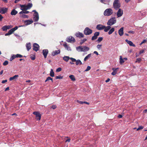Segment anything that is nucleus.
<instances>
[{
    "label": "nucleus",
    "mask_w": 147,
    "mask_h": 147,
    "mask_svg": "<svg viewBox=\"0 0 147 147\" xmlns=\"http://www.w3.org/2000/svg\"><path fill=\"white\" fill-rule=\"evenodd\" d=\"M76 50L78 52H86L89 50V48L86 46H79L76 47Z\"/></svg>",
    "instance_id": "obj_1"
},
{
    "label": "nucleus",
    "mask_w": 147,
    "mask_h": 147,
    "mask_svg": "<svg viewBox=\"0 0 147 147\" xmlns=\"http://www.w3.org/2000/svg\"><path fill=\"white\" fill-rule=\"evenodd\" d=\"M116 19L115 17H112L109 19L107 23V25L111 26L116 23Z\"/></svg>",
    "instance_id": "obj_2"
},
{
    "label": "nucleus",
    "mask_w": 147,
    "mask_h": 147,
    "mask_svg": "<svg viewBox=\"0 0 147 147\" xmlns=\"http://www.w3.org/2000/svg\"><path fill=\"white\" fill-rule=\"evenodd\" d=\"M114 8L116 10L119 9L120 7V4L119 0H115L113 3Z\"/></svg>",
    "instance_id": "obj_3"
},
{
    "label": "nucleus",
    "mask_w": 147,
    "mask_h": 147,
    "mask_svg": "<svg viewBox=\"0 0 147 147\" xmlns=\"http://www.w3.org/2000/svg\"><path fill=\"white\" fill-rule=\"evenodd\" d=\"M113 13L112 10L111 8L106 9L104 11V15L105 16H109L111 15Z\"/></svg>",
    "instance_id": "obj_4"
},
{
    "label": "nucleus",
    "mask_w": 147,
    "mask_h": 147,
    "mask_svg": "<svg viewBox=\"0 0 147 147\" xmlns=\"http://www.w3.org/2000/svg\"><path fill=\"white\" fill-rule=\"evenodd\" d=\"M32 12H34V14L33 15V20L35 22H37L39 20V15L38 13L35 10H33Z\"/></svg>",
    "instance_id": "obj_5"
},
{
    "label": "nucleus",
    "mask_w": 147,
    "mask_h": 147,
    "mask_svg": "<svg viewBox=\"0 0 147 147\" xmlns=\"http://www.w3.org/2000/svg\"><path fill=\"white\" fill-rule=\"evenodd\" d=\"M92 32V30L88 27H86L84 30V34L86 35H89Z\"/></svg>",
    "instance_id": "obj_6"
},
{
    "label": "nucleus",
    "mask_w": 147,
    "mask_h": 147,
    "mask_svg": "<svg viewBox=\"0 0 147 147\" xmlns=\"http://www.w3.org/2000/svg\"><path fill=\"white\" fill-rule=\"evenodd\" d=\"M33 114L36 115V119L37 120H40L41 118V115L40 113L38 111H34Z\"/></svg>",
    "instance_id": "obj_7"
},
{
    "label": "nucleus",
    "mask_w": 147,
    "mask_h": 147,
    "mask_svg": "<svg viewBox=\"0 0 147 147\" xmlns=\"http://www.w3.org/2000/svg\"><path fill=\"white\" fill-rule=\"evenodd\" d=\"M66 41L71 43H74L76 42V40L74 38L71 36H69L66 40Z\"/></svg>",
    "instance_id": "obj_8"
},
{
    "label": "nucleus",
    "mask_w": 147,
    "mask_h": 147,
    "mask_svg": "<svg viewBox=\"0 0 147 147\" xmlns=\"http://www.w3.org/2000/svg\"><path fill=\"white\" fill-rule=\"evenodd\" d=\"M70 60L72 62H76V65H78L79 64L82 65V62L80 60L78 59L76 60V59L72 57H71Z\"/></svg>",
    "instance_id": "obj_9"
},
{
    "label": "nucleus",
    "mask_w": 147,
    "mask_h": 147,
    "mask_svg": "<svg viewBox=\"0 0 147 147\" xmlns=\"http://www.w3.org/2000/svg\"><path fill=\"white\" fill-rule=\"evenodd\" d=\"M40 46L39 45L36 43H34L33 45V49L34 51H37L39 49Z\"/></svg>",
    "instance_id": "obj_10"
},
{
    "label": "nucleus",
    "mask_w": 147,
    "mask_h": 147,
    "mask_svg": "<svg viewBox=\"0 0 147 147\" xmlns=\"http://www.w3.org/2000/svg\"><path fill=\"white\" fill-rule=\"evenodd\" d=\"M105 28V26L104 25L98 24L96 26V28L98 30H103Z\"/></svg>",
    "instance_id": "obj_11"
},
{
    "label": "nucleus",
    "mask_w": 147,
    "mask_h": 147,
    "mask_svg": "<svg viewBox=\"0 0 147 147\" xmlns=\"http://www.w3.org/2000/svg\"><path fill=\"white\" fill-rule=\"evenodd\" d=\"M100 34L99 32H95L94 36L92 37L91 40H94L97 38V37L99 36Z\"/></svg>",
    "instance_id": "obj_12"
},
{
    "label": "nucleus",
    "mask_w": 147,
    "mask_h": 147,
    "mask_svg": "<svg viewBox=\"0 0 147 147\" xmlns=\"http://www.w3.org/2000/svg\"><path fill=\"white\" fill-rule=\"evenodd\" d=\"M8 8L6 7L0 8V13L2 14H4L7 12Z\"/></svg>",
    "instance_id": "obj_13"
},
{
    "label": "nucleus",
    "mask_w": 147,
    "mask_h": 147,
    "mask_svg": "<svg viewBox=\"0 0 147 147\" xmlns=\"http://www.w3.org/2000/svg\"><path fill=\"white\" fill-rule=\"evenodd\" d=\"M75 35L78 38H83L84 37V35L83 33L79 32H77L76 34Z\"/></svg>",
    "instance_id": "obj_14"
},
{
    "label": "nucleus",
    "mask_w": 147,
    "mask_h": 147,
    "mask_svg": "<svg viewBox=\"0 0 147 147\" xmlns=\"http://www.w3.org/2000/svg\"><path fill=\"white\" fill-rule=\"evenodd\" d=\"M48 50L47 49H44L42 51V53L45 58H46L48 53Z\"/></svg>",
    "instance_id": "obj_15"
},
{
    "label": "nucleus",
    "mask_w": 147,
    "mask_h": 147,
    "mask_svg": "<svg viewBox=\"0 0 147 147\" xmlns=\"http://www.w3.org/2000/svg\"><path fill=\"white\" fill-rule=\"evenodd\" d=\"M119 69V68H116L114 67L112 68V69L113 70V71L112 72L111 74L113 76L115 75L117 73V70Z\"/></svg>",
    "instance_id": "obj_16"
},
{
    "label": "nucleus",
    "mask_w": 147,
    "mask_h": 147,
    "mask_svg": "<svg viewBox=\"0 0 147 147\" xmlns=\"http://www.w3.org/2000/svg\"><path fill=\"white\" fill-rule=\"evenodd\" d=\"M125 41L130 46L135 47H136L135 45L131 41L127 39H126Z\"/></svg>",
    "instance_id": "obj_17"
},
{
    "label": "nucleus",
    "mask_w": 147,
    "mask_h": 147,
    "mask_svg": "<svg viewBox=\"0 0 147 147\" xmlns=\"http://www.w3.org/2000/svg\"><path fill=\"white\" fill-rule=\"evenodd\" d=\"M123 14V11L121 9H119L117 13V15L118 17L121 16Z\"/></svg>",
    "instance_id": "obj_18"
},
{
    "label": "nucleus",
    "mask_w": 147,
    "mask_h": 147,
    "mask_svg": "<svg viewBox=\"0 0 147 147\" xmlns=\"http://www.w3.org/2000/svg\"><path fill=\"white\" fill-rule=\"evenodd\" d=\"M33 22L32 20H27L24 21V23L26 25H28L32 24Z\"/></svg>",
    "instance_id": "obj_19"
},
{
    "label": "nucleus",
    "mask_w": 147,
    "mask_h": 147,
    "mask_svg": "<svg viewBox=\"0 0 147 147\" xmlns=\"http://www.w3.org/2000/svg\"><path fill=\"white\" fill-rule=\"evenodd\" d=\"M20 6L21 7L20 9L22 11H23L28 10L26 5H20Z\"/></svg>",
    "instance_id": "obj_20"
},
{
    "label": "nucleus",
    "mask_w": 147,
    "mask_h": 147,
    "mask_svg": "<svg viewBox=\"0 0 147 147\" xmlns=\"http://www.w3.org/2000/svg\"><path fill=\"white\" fill-rule=\"evenodd\" d=\"M123 28L121 27L118 31V33L120 36H122L123 34Z\"/></svg>",
    "instance_id": "obj_21"
},
{
    "label": "nucleus",
    "mask_w": 147,
    "mask_h": 147,
    "mask_svg": "<svg viewBox=\"0 0 147 147\" xmlns=\"http://www.w3.org/2000/svg\"><path fill=\"white\" fill-rule=\"evenodd\" d=\"M18 11L15 9H13L11 12V15H15L18 13Z\"/></svg>",
    "instance_id": "obj_22"
},
{
    "label": "nucleus",
    "mask_w": 147,
    "mask_h": 147,
    "mask_svg": "<svg viewBox=\"0 0 147 147\" xmlns=\"http://www.w3.org/2000/svg\"><path fill=\"white\" fill-rule=\"evenodd\" d=\"M26 46L28 51H29L31 48V43L30 42L27 43Z\"/></svg>",
    "instance_id": "obj_23"
},
{
    "label": "nucleus",
    "mask_w": 147,
    "mask_h": 147,
    "mask_svg": "<svg viewBox=\"0 0 147 147\" xmlns=\"http://www.w3.org/2000/svg\"><path fill=\"white\" fill-rule=\"evenodd\" d=\"M14 32V31L13 29H12V28L8 32V33H6L5 35L6 36L9 35L11 34L12 33H13Z\"/></svg>",
    "instance_id": "obj_24"
},
{
    "label": "nucleus",
    "mask_w": 147,
    "mask_h": 147,
    "mask_svg": "<svg viewBox=\"0 0 147 147\" xmlns=\"http://www.w3.org/2000/svg\"><path fill=\"white\" fill-rule=\"evenodd\" d=\"M111 28V26L109 25L106 26H105V28H104V31L105 32H108Z\"/></svg>",
    "instance_id": "obj_25"
},
{
    "label": "nucleus",
    "mask_w": 147,
    "mask_h": 147,
    "mask_svg": "<svg viewBox=\"0 0 147 147\" xmlns=\"http://www.w3.org/2000/svg\"><path fill=\"white\" fill-rule=\"evenodd\" d=\"M60 53V51L59 50H56L55 51L53 52L52 53V55L53 56H54L56 55H57L59 53Z\"/></svg>",
    "instance_id": "obj_26"
},
{
    "label": "nucleus",
    "mask_w": 147,
    "mask_h": 147,
    "mask_svg": "<svg viewBox=\"0 0 147 147\" xmlns=\"http://www.w3.org/2000/svg\"><path fill=\"white\" fill-rule=\"evenodd\" d=\"M19 76L18 75H15L13 77H11L9 78V80L10 81H12L13 80L16 79Z\"/></svg>",
    "instance_id": "obj_27"
},
{
    "label": "nucleus",
    "mask_w": 147,
    "mask_h": 147,
    "mask_svg": "<svg viewBox=\"0 0 147 147\" xmlns=\"http://www.w3.org/2000/svg\"><path fill=\"white\" fill-rule=\"evenodd\" d=\"M20 17L21 18H28V16L27 15L24 14H21V15H20Z\"/></svg>",
    "instance_id": "obj_28"
},
{
    "label": "nucleus",
    "mask_w": 147,
    "mask_h": 147,
    "mask_svg": "<svg viewBox=\"0 0 147 147\" xmlns=\"http://www.w3.org/2000/svg\"><path fill=\"white\" fill-rule=\"evenodd\" d=\"M115 29L113 28H112L110 29L109 31L108 32V34L109 35L111 34L114 31Z\"/></svg>",
    "instance_id": "obj_29"
},
{
    "label": "nucleus",
    "mask_w": 147,
    "mask_h": 147,
    "mask_svg": "<svg viewBox=\"0 0 147 147\" xmlns=\"http://www.w3.org/2000/svg\"><path fill=\"white\" fill-rule=\"evenodd\" d=\"M91 56V54H89L86 56L84 58V60L86 61L88 59L90 58Z\"/></svg>",
    "instance_id": "obj_30"
},
{
    "label": "nucleus",
    "mask_w": 147,
    "mask_h": 147,
    "mask_svg": "<svg viewBox=\"0 0 147 147\" xmlns=\"http://www.w3.org/2000/svg\"><path fill=\"white\" fill-rule=\"evenodd\" d=\"M28 9H30L32 6V3H29L27 5H26Z\"/></svg>",
    "instance_id": "obj_31"
},
{
    "label": "nucleus",
    "mask_w": 147,
    "mask_h": 147,
    "mask_svg": "<svg viewBox=\"0 0 147 147\" xmlns=\"http://www.w3.org/2000/svg\"><path fill=\"white\" fill-rule=\"evenodd\" d=\"M25 11H21L19 12V14L21 15V14H27L29 13V12L28 11L25 10Z\"/></svg>",
    "instance_id": "obj_32"
},
{
    "label": "nucleus",
    "mask_w": 147,
    "mask_h": 147,
    "mask_svg": "<svg viewBox=\"0 0 147 147\" xmlns=\"http://www.w3.org/2000/svg\"><path fill=\"white\" fill-rule=\"evenodd\" d=\"M50 75L52 77H53L54 76V73L52 69H51V70Z\"/></svg>",
    "instance_id": "obj_33"
},
{
    "label": "nucleus",
    "mask_w": 147,
    "mask_h": 147,
    "mask_svg": "<svg viewBox=\"0 0 147 147\" xmlns=\"http://www.w3.org/2000/svg\"><path fill=\"white\" fill-rule=\"evenodd\" d=\"M124 61L123 59L122 58V57L120 56V63L122 64L124 63Z\"/></svg>",
    "instance_id": "obj_34"
},
{
    "label": "nucleus",
    "mask_w": 147,
    "mask_h": 147,
    "mask_svg": "<svg viewBox=\"0 0 147 147\" xmlns=\"http://www.w3.org/2000/svg\"><path fill=\"white\" fill-rule=\"evenodd\" d=\"M69 77L72 81H74L76 80L74 76L73 75H70Z\"/></svg>",
    "instance_id": "obj_35"
},
{
    "label": "nucleus",
    "mask_w": 147,
    "mask_h": 147,
    "mask_svg": "<svg viewBox=\"0 0 147 147\" xmlns=\"http://www.w3.org/2000/svg\"><path fill=\"white\" fill-rule=\"evenodd\" d=\"M50 80H51L52 82H53V78L50 77H48L47 78L46 80H45V82H46Z\"/></svg>",
    "instance_id": "obj_36"
},
{
    "label": "nucleus",
    "mask_w": 147,
    "mask_h": 147,
    "mask_svg": "<svg viewBox=\"0 0 147 147\" xmlns=\"http://www.w3.org/2000/svg\"><path fill=\"white\" fill-rule=\"evenodd\" d=\"M7 25L5 26L2 27V29L3 31H7V28H7Z\"/></svg>",
    "instance_id": "obj_37"
},
{
    "label": "nucleus",
    "mask_w": 147,
    "mask_h": 147,
    "mask_svg": "<svg viewBox=\"0 0 147 147\" xmlns=\"http://www.w3.org/2000/svg\"><path fill=\"white\" fill-rule=\"evenodd\" d=\"M70 140V138L68 137H65V142H69Z\"/></svg>",
    "instance_id": "obj_38"
},
{
    "label": "nucleus",
    "mask_w": 147,
    "mask_h": 147,
    "mask_svg": "<svg viewBox=\"0 0 147 147\" xmlns=\"http://www.w3.org/2000/svg\"><path fill=\"white\" fill-rule=\"evenodd\" d=\"M70 58L69 56H65V61H67Z\"/></svg>",
    "instance_id": "obj_39"
},
{
    "label": "nucleus",
    "mask_w": 147,
    "mask_h": 147,
    "mask_svg": "<svg viewBox=\"0 0 147 147\" xmlns=\"http://www.w3.org/2000/svg\"><path fill=\"white\" fill-rule=\"evenodd\" d=\"M141 60H142V59L140 58H138L136 59V61L135 62L136 63L138 62V63H139L140 62H141Z\"/></svg>",
    "instance_id": "obj_40"
},
{
    "label": "nucleus",
    "mask_w": 147,
    "mask_h": 147,
    "mask_svg": "<svg viewBox=\"0 0 147 147\" xmlns=\"http://www.w3.org/2000/svg\"><path fill=\"white\" fill-rule=\"evenodd\" d=\"M16 57L17 58H21L23 57V56L21 55L18 54L16 55Z\"/></svg>",
    "instance_id": "obj_41"
},
{
    "label": "nucleus",
    "mask_w": 147,
    "mask_h": 147,
    "mask_svg": "<svg viewBox=\"0 0 147 147\" xmlns=\"http://www.w3.org/2000/svg\"><path fill=\"white\" fill-rule=\"evenodd\" d=\"M87 40V39L86 38L82 40L80 42V43L81 45H82L84 42H85Z\"/></svg>",
    "instance_id": "obj_42"
},
{
    "label": "nucleus",
    "mask_w": 147,
    "mask_h": 147,
    "mask_svg": "<svg viewBox=\"0 0 147 147\" xmlns=\"http://www.w3.org/2000/svg\"><path fill=\"white\" fill-rule=\"evenodd\" d=\"M143 128H144V127L143 126H139V127L137 129V131H138V130H140L142 129Z\"/></svg>",
    "instance_id": "obj_43"
},
{
    "label": "nucleus",
    "mask_w": 147,
    "mask_h": 147,
    "mask_svg": "<svg viewBox=\"0 0 147 147\" xmlns=\"http://www.w3.org/2000/svg\"><path fill=\"white\" fill-rule=\"evenodd\" d=\"M8 63V61H5L3 63V65L4 66L6 65Z\"/></svg>",
    "instance_id": "obj_44"
},
{
    "label": "nucleus",
    "mask_w": 147,
    "mask_h": 147,
    "mask_svg": "<svg viewBox=\"0 0 147 147\" xmlns=\"http://www.w3.org/2000/svg\"><path fill=\"white\" fill-rule=\"evenodd\" d=\"M103 39V38L102 37H99L97 40V41L98 42H100Z\"/></svg>",
    "instance_id": "obj_45"
},
{
    "label": "nucleus",
    "mask_w": 147,
    "mask_h": 147,
    "mask_svg": "<svg viewBox=\"0 0 147 147\" xmlns=\"http://www.w3.org/2000/svg\"><path fill=\"white\" fill-rule=\"evenodd\" d=\"M91 69V67L90 66H88L86 69L84 71H87Z\"/></svg>",
    "instance_id": "obj_46"
},
{
    "label": "nucleus",
    "mask_w": 147,
    "mask_h": 147,
    "mask_svg": "<svg viewBox=\"0 0 147 147\" xmlns=\"http://www.w3.org/2000/svg\"><path fill=\"white\" fill-rule=\"evenodd\" d=\"M62 70V69L61 67H59L57 68L56 70V72H58L61 71Z\"/></svg>",
    "instance_id": "obj_47"
},
{
    "label": "nucleus",
    "mask_w": 147,
    "mask_h": 147,
    "mask_svg": "<svg viewBox=\"0 0 147 147\" xmlns=\"http://www.w3.org/2000/svg\"><path fill=\"white\" fill-rule=\"evenodd\" d=\"M63 78V76H56L55 77V79H62Z\"/></svg>",
    "instance_id": "obj_48"
},
{
    "label": "nucleus",
    "mask_w": 147,
    "mask_h": 147,
    "mask_svg": "<svg viewBox=\"0 0 147 147\" xmlns=\"http://www.w3.org/2000/svg\"><path fill=\"white\" fill-rule=\"evenodd\" d=\"M65 48H67V49L68 50H69L70 49V47H68L67 45V43H65Z\"/></svg>",
    "instance_id": "obj_49"
},
{
    "label": "nucleus",
    "mask_w": 147,
    "mask_h": 147,
    "mask_svg": "<svg viewBox=\"0 0 147 147\" xmlns=\"http://www.w3.org/2000/svg\"><path fill=\"white\" fill-rule=\"evenodd\" d=\"M102 45H98L97 46V48L98 49H100Z\"/></svg>",
    "instance_id": "obj_50"
},
{
    "label": "nucleus",
    "mask_w": 147,
    "mask_h": 147,
    "mask_svg": "<svg viewBox=\"0 0 147 147\" xmlns=\"http://www.w3.org/2000/svg\"><path fill=\"white\" fill-rule=\"evenodd\" d=\"M18 27L17 26H15L14 28H12V29L13 30L14 32L16 30H17L18 29Z\"/></svg>",
    "instance_id": "obj_51"
},
{
    "label": "nucleus",
    "mask_w": 147,
    "mask_h": 147,
    "mask_svg": "<svg viewBox=\"0 0 147 147\" xmlns=\"http://www.w3.org/2000/svg\"><path fill=\"white\" fill-rule=\"evenodd\" d=\"M144 50H142L141 51H140V52H139V54L140 55L142 53H143L144 52Z\"/></svg>",
    "instance_id": "obj_52"
},
{
    "label": "nucleus",
    "mask_w": 147,
    "mask_h": 147,
    "mask_svg": "<svg viewBox=\"0 0 147 147\" xmlns=\"http://www.w3.org/2000/svg\"><path fill=\"white\" fill-rule=\"evenodd\" d=\"M56 107H56V105H53L51 107V108L53 109H56Z\"/></svg>",
    "instance_id": "obj_53"
},
{
    "label": "nucleus",
    "mask_w": 147,
    "mask_h": 147,
    "mask_svg": "<svg viewBox=\"0 0 147 147\" xmlns=\"http://www.w3.org/2000/svg\"><path fill=\"white\" fill-rule=\"evenodd\" d=\"M7 82V80H3L2 81L1 83H2L4 84V83H5L6 82Z\"/></svg>",
    "instance_id": "obj_54"
},
{
    "label": "nucleus",
    "mask_w": 147,
    "mask_h": 147,
    "mask_svg": "<svg viewBox=\"0 0 147 147\" xmlns=\"http://www.w3.org/2000/svg\"><path fill=\"white\" fill-rule=\"evenodd\" d=\"M30 58L32 60H34L35 59V56H34V57H31Z\"/></svg>",
    "instance_id": "obj_55"
},
{
    "label": "nucleus",
    "mask_w": 147,
    "mask_h": 147,
    "mask_svg": "<svg viewBox=\"0 0 147 147\" xmlns=\"http://www.w3.org/2000/svg\"><path fill=\"white\" fill-rule=\"evenodd\" d=\"M3 17L0 14V21H1L3 18Z\"/></svg>",
    "instance_id": "obj_56"
},
{
    "label": "nucleus",
    "mask_w": 147,
    "mask_h": 147,
    "mask_svg": "<svg viewBox=\"0 0 147 147\" xmlns=\"http://www.w3.org/2000/svg\"><path fill=\"white\" fill-rule=\"evenodd\" d=\"M147 42V40L146 39H144L143 40V41L142 42V43L144 44L145 43Z\"/></svg>",
    "instance_id": "obj_57"
},
{
    "label": "nucleus",
    "mask_w": 147,
    "mask_h": 147,
    "mask_svg": "<svg viewBox=\"0 0 147 147\" xmlns=\"http://www.w3.org/2000/svg\"><path fill=\"white\" fill-rule=\"evenodd\" d=\"M9 87H7V88H6L5 90V91H7V90H9Z\"/></svg>",
    "instance_id": "obj_58"
},
{
    "label": "nucleus",
    "mask_w": 147,
    "mask_h": 147,
    "mask_svg": "<svg viewBox=\"0 0 147 147\" xmlns=\"http://www.w3.org/2000/svg\"><path fill=\"white\" fill-rule=\"evenodd\" d=\"M118 117L119 118H121L122 117V115H119Z\"/></svg>",
    "instance_id": "obj_59"
},
{
    "label": "nucleus",
    "mask_w": 147,
    "mask_h": 147,
    "mask_svg": "<svg viewBox=\"0 0 147 147\" xmlns=\"http://www.w3.org/2000/svg\"><path fill=\"white\" fill-rule=\"evenodd\" d=\"M11 57L13 59H15L16 58V55H12L11 56Z\"/></svg>",
    "instance_id": "obj_60"
},
{
    "label": "nucleus",
    "mask_w": 147,
    "mask_h": 147,
    "mask_svg": "<svg viewBox=\"0 0 147 147\" xmlns=\"http://www.w3.org/2000/svg\"><path fill=\"white\" fill-rule=\"evenodd\" d=\"M94 53L96 54L97 55H98V53L97 51H94Z\"/></svg>",
    "instance_id": "obj_61"
},
{
    "label": "nucleus",
    "mask_w": 147,
    "mask_h": 147,
    "mask_svg": "<svg viewBox=\"0 0 147 147\" xmlns=\"http://www.w3.org/2000/svg\"><path fill=\"white\" fill-rule=\"evenodd\" d=\"M110 80L109 78H108L107 80L105 81L106 82H108L110 81Z\"/></svg>",
    "instance_id": "obj_62"
},
{
    "label": "nucleus",
    "mask_w": 147,
    "mask_h": 147,
    "mask_svg": "<svg viewBox=\"0 0 147 147\" xmlns=\"http://www.w3.org/2000/svg\"><path fill=\"white\" fill-rule=\"evenodd\" d=\"M83 103H85V104H87L88 105L89 104V102H86V101H84Z\"/></svg>",
    "instance_id": "obj_63"
},
{
    "label": "nucleus",
    "mask_w": 147,
    "mask_h": 147,
    "mask_svg": "<svg viewBox=\"0 0 147 147\" xmlns=\"http://www.w3.org/2000/svg\"><path fill=\"white\" fill-rule=\"evenodd\" d=\"M4 3H7L8 2V1L7 0H2Z\"/></svg>",
    "instance_id": "obj_64"
}]
</instances>
